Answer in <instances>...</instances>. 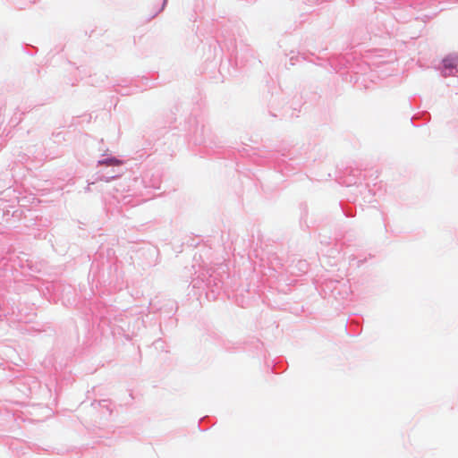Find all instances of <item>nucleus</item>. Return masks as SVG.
I'll return each instance as SVG.
<instances>
[{
  "label": "nucleus",
  "mask_w": 458,
  "mask_h": 458,
  "mask_svg": "<svg viewBox=\"0 0 458 458\" xmlns=\"http://www.w3.org/2000/svg\"><path fill=\"white\" fill-rule=\"evenodd\" d=\"M444 63H445V66L446 68L447 67H453V64L448 60H445Z\"/></svg>",
  "instance_id": "nucleus-1"
}]
</instances>
